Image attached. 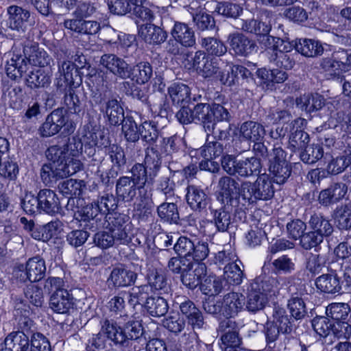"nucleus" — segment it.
<instances>
[{"instance_id": "de8ad7c7", "label": "nucleus", "mask_w": 351, "mask_h": 351, "mask_svg": "<svg viewBox=\"0 0 351 351\" xmlns=\"http://www.w3.org/2000/svg\"><path fill=\"white\" fill-rule=\"evenodd\" d=\"M260 166L259 160L255 158L239 160L235 174H238L241 176H247L254 172L258 171Z\"/></svg>"}, {"instance_id": "b1692460", "label": "nucleus", "mask_w": 351, "mask_h": 351, "mask_svg": "<svg viewBox=\"0 0 351 351\" xmlns=\"http://www.w3.org/2000/svg\"><path fill=\"white\" fill-rule=\"evenodd\" d=\"M24 53L28 59L29 62L35 66L44 67L49 64L51 60L47 52L36 45L31 47H25Z\"/></svg>"}, {"instance_id": "f03ea898", "label": "nucleus", "mask_w": 351, "mask_h": 351, "mask_svg": "<svg viewBox=\"0 0 351 351\" xmlns=\"http://www.w3.org/2000/svg\"><path fill=\"white\" fill-rule=\"evenodd\" d=\"M206 271V267L204 263H191L182 274V281L190 289H194L201 284V289L205 294L217 293L222 287L221 282L214 277H208L203 280Z\"/></svg>"}, {"instance_id": "393cba45", "label": "nucleus", "mask_w": 351, "mask_h": 351, "mask_svg": "<svg viewBox=\"0 0 351 351\" xmlns=\"http://www.w3.org/2000/svg\"><path fill=\"white\" fill-rule=\"evenodd\" d=\"M136 278V274L132 271L118 267L113 269L108 280L115 287H125L133 283Z\"/></svg>"}, {"instance_id": "774afa93", "label": "nucleus", "mask_w": 351, "mask_h": 351, "mask_svg": "<svg viewBox=\"0 0 351 351\" xmlns=\"http://www.w3.org/2000/svg\"><path fill=\"white\" fill-rule=\"evenodd\" d=\"M332 332L338 339H349L351 337V326L346 322H334Z\"/></svg>"}, {"instance_id": "a211bd4d", "label": "nucleus", "mask_w": 351, "mask_h": 351, "mask_svg": "<svg viewBox=\"0 0 351 351\" xmlns=\"http://www.w3.org/2000/svg\"><path fill=\"white\" fill-rule=\"evenodd\" d=\"M230 50L235 54L247 56L254 50V44L241 34H233L229 37Z\"/></svg>"}, {"instance_id": "9b49d317", "label": "nucleus", "mask_w": 351, "mask_h": 351, "mask_svg": "<svg viewBox=\"0 0 351 351\" xmlns=\"http://www.w3.org/2000/svg\"><path fill=\"white\" fill-rule=\"evenodd\" d=\"M329 46L319 40L309 38H300L295 40V49L306 57H315L322 55L327 51Z\"/></svg>"}, {"instance_id": "6ab92c4d", "label": "nucleus", "mask_w": 351, "mask_h": 351, "mask_svg": "<svg viewBox=\"0 0 351 351\" xmlns=\"http://www.w3.org/2000/svg\"><path fill=\"white\" fill-rule=\"evenodd\" d=\"M64 26L71 31L85 34H95L100 29V25L97 21H86L82 19L66 20Z\"/></svg>"}, {"instance_id": "a18cd8bd", "label": "nucleus", "mask_w": 351, "mask_h": 351, "mask_svg": "<svg viewBox=\"0 0 351 351\" xmlns=\"http://www.w3.org/2000/svg\"><path fill=\"white\" fill-rule=\"evenodd\" d=\"M220 149L221 147L219 145L217 144L208 145L202 148V149L201 150V153L204 158L206 159V160L202 161L200 163V169L208 171L214 170L216 168V167L215 166L213 168L210 167V165L214 166L213 162H211L210 160L214 158H216L219 155Z\"/></svg>"}, {"instance_id": "aec40b11", "label": "nucleus", "mask_w": 351, "mask_h": 351, "mask_svg": "<svg viewBox=\"0 0 351 351\" xmlns=\"http://www.w3.org/2000/svg\"><path fill=\"white\" fill-rule=\"evenodd\" d=\"M218 198L222 202H229L233 199L241 197L240 193L238 192L237 182L230 177H223L221 178L219 182ZM241 192V191H239Z\"/></svg>"}, {"instance_id": "f257e3e1", "label": "nucleus", "mask_w": 351, "mask_h": 351, "mask_svg": "<svg viewBox=\"0 0 351 351\" xmlns=\"http://www.w3.org/2000/svg\"><path fill=\"white\" fill-rule=\"evenodd\" d=\"M77 153V151L69 152V145L49 147L46 153L49 162L41 170L43 180L48 184L78 171L81 162L75 158Z\"/></svg>"}, {"instance_id": "e433bc0d", "label": "nucleus", "mask_w": 351, "mask_h": 351, "mask_svg": "<svg viewBox=\"0 0 351 351\" xmlns=\"http://www.w3.org/2000/svg\"><path fill=\"white\" fill-rule=\"evenodd\" d=\"M350 313V307L346 303H332L326 307V313L335 322H345Z\"/></svg>"}, {"instance_id": "864d4df0", "label": "nucleus", "mask_w": 351, "mask_h": 351, "mask_svg": "<svg viewBox=\"0 0 351 351\" xmlns=\"http://www.w3.org/2000/svg\"><path fill=\"white\" fill-rule=\"evenodd\" d=\"M193 113L195 121H202L204 126L212 123V114H210V106L206 104H199L193 108Z\"/></svg>"}, {"instance_id": "c03bdc74", "label": "nucleus", "mask_w": 351, "mask_h": 351, "mask_svg": "<svg viewBox=\"0 0 351 351\" xmlns=\"http://www.w3.org/2000/svg\"><path fill=\"white\" fill-rule=\"evenodd\" d=\"M309 224L312 230L316 234H321L322 237L330 235L332 232V226L329 221L320 215H314L311 218Z\"/></svg>"}, {"instance_id": "a19ab883", "label": "nucleus", "mask_w": 351, "mask_h": 351, "mask_svg": "<svg viewBox=\"0 0 351 351\" xmlns=\"http://www.w3.org/2000/svg\"><path fill=\"white\" fill-rule=\"evenodd\" d=\"M152 75L151 65L147 62H141L133 68L129 77L138 84H145L149 80Z\"/></svg>"}, {"instance_id": "a878e982", "label": "nucleus", "mask_w": 351, "mask_h": 351, "mask_svg": "<svg viewBox=\"0 0 351 351\" xmlns=\"http://www.w3.org/2000/svg\"><path fill=\"white\" fill-rule=\"evenodd\" d=\"M265 46L267 50L271 51L276 58H282L286 53L290 52L295 48V43L282 40L279 38L267 37Z\"/></svg>"}, {"instance_id": "69168bd1", "label": "nucleus", "mask_w": 351, "mask_h": 351, "mask_svg": "<svg viewBox=\"0 0 351 351\" xmlns=\"http://www.w3.org/2000/svg\"><path fill=\"white\" fill-rule=\"evenodd\" d=\"M215 11L221 15L229 17H237L240 15L242 8L236 4L219 3Z\"/></svg>"}, {"instance_id": "052dcab7", "label": "nucleus", "mask_w": 351, "mask_h": 351, "mask_svg": "<svg viewBox=\"0 0 351 351\" xmlns=\"http://www.w3.org/2000/svg\"><path fill=\"white\" fill-rule=\"evenodd\" d=\"M274 269L276 273L288 274L295 269V264L287 256L283 255L276 258L272 263Z\"/></svg>"}, {"instance_id": "cd10ccee", "label": "nucleus", "mask_w": 351, "mask_h": 351, "mask_svg": "<svg viewBox=\"0 0 351 351\" xmlns=\"http://www.w3.org/2000/svg\"><path fill=\"white\" fill-rule=\"evenodd\" d=\"M265 291V289L263 291H256L254 289V285H252V290L248 293L246 302V308L248 311L256 312L265 306L268 302V295L264 292Z\"/></svg>"}, {"instance_id": "5701e85b", "label": "nucleus", "mask_w": 351, "mask_h": 351, "mask_svg": "<svg viewBox=\"0 0 351 351\" xmlns=\"http://www.w3.org/2000/svg\"><path fill=\"white\" fill-rule=\"evenodd\" d=\"M40 210L51 214L59 210L60 202L56 194L51 190H41L38 194Z\"/></svg>"}, {"instance_id": "338daca9", "label": "nucleus", "mask_w": 351, "mask_h": 351, "mask_svg": "<svg viewBox=\"0 0 351 351\" xmlns=\"http://www.w3.org/2000/svg\"><path fill=\"white\" fill-rule=\"evenodd\" d=\"M22 207L24 211L29 215L36 213L40 210L38 196L35 197L31 193L25 195Z\"/></svg>"}, {"instance_id": "c756f323", "label": "nucleus", "mask_w": 351, "mask_h": 351, "mask_svg": "<svg viewBox=\"0 0 351 351\" xmlns=\"http://www.w3.org/2000/svg\"><path fill=\"white\" fill-rule=\"evenodd\" d=\"M240 132L243 138L252 142L261 141L265 135L263 127L252 121L244 123L241 126Z\"/></svg>"}, {"instance_id": "4468645a", "label": "nucleus", "mask_w": 351, "mask_h": 351, "mask_svg": "<svg viewBox=\"0 0 351 351\" xmlns=\"http://www.w3.org/2000/svg\"><path fill=\"white\" fill-rule=\"evenodd\" d=\"M306 124V120L302 118H298L291 123V130L295 129V131L291 133L289 144L295 149H304L309 142L308 134L302 130Z\"/></svg>"}, {"instance_id": "39448f33", "label": "nucleus", "mask_w": 351, "mask_h": 351, "mask_svg": "<svg viewBox=\"0 0 351 351\" xmlns=\"http://www.w3.org/2000/svg\"><path fill=\"white\" fill-rule=\"evenodd\" d=\"M64 281L60 278H49L47 280L45 288L49 291H54L50 300V307L58 313H66L73 307V296L63 289Z\"/></svg>"}, {"instance_id": "c9c22d12", "label": "nucleus", "mask_w": 351, "mask_h": 351, "mask_svg": "<svg viewBox=\"0 0 351 351\" xmlns=\"http://www.w3.org/2000/svg\"><path fill=\"white\" fill-rule=\"evenodd\" d=\"M168 95L174 104H180L189 99L191 90L186 84L175 83L169 87Z\"/></svg>"}, {"instance_id": "0e129e2a", "label": "nucleus", "mask_w": 351, "mask_h": 351, "mask_svg": "<svg viewBox=\"0 0 351 351\" xmlns=\"http://www.w3.org/2000/svg\"><path fill=\"white\" fill-rule=\"evenodd\" d=\"M28 351H50L48 339L40 333H35L31 339V347Z\"/></svg>"}, {"instance_id": "79ce46f5", "label": "nucleus", "mask_w": 351, "mask_h": 351, "mask_svg": "<svg viewBox=\"0 0 351 351\" xmlns=\"http://www.w3.org/2000/svg\"><path fill=\"white\" fill-rule=\"evenodd\" d=\"M272 322L279 328L281 333H290L293 329L292 322L282 308H275Z\"/></svg>"}, {"instance_id": "473e14b6", "label": "nucleus", "mask_w": 351, "mask_h": 351, "mask_svg": "<svg viewBox=\"0 0 351 351\" xmlns=\"http://www.w3.org/2000/svg\"><path fill=\"white\" fill-rule=\"evenodd\" d=\"M297 106L306 112L319 110L324 105V99L319 95H304L297 99Z\"/></svg>"}, {"instance_id": "4c0bfd02", "label": "nucleus", "mask_w": 351, "mask_h": 351, "mask_svg": "<svg viewBox=\"0 0 351 351\" xmlns=\"http://www.w3.org/2000/svg\"><path fill=\"white\" fill-rule=\"evenodd\" d=\"M145 306L152 316L160 317L165 315L168 311L166 300L161 297L147 298Z\"/></svg>"}, {"instance_id": "09e8293b", "label": "nucleus", "mask_w": 351, "mask_h": 351, "mask_svg": "<svg viewBox=\"0 0 351 351\" xmlns=\"http://www.w3.org/2000/svg\"><path fill=\"white\" fill-rule=\"evenodd\" d=\"M158 216L165 221L177 223L179 214L176 205L173 203H164L158 208Z\"/></svg>"}, {"instance_id": "7ed1b4c3", "label": "nucleus", "mask_w": 351, "mask_h": 351, "mask_svg": "<svg viewBox=\"0 0 351 351\" xmlns=\"http://www.w3.org/2000/svg\"><path fill=\"white\" fill-rule=\"evenodd\" d=\"M274 194L271 180L269 175L261 174L253 184L244 182L241 185L240 196L246 202H254L256 199L267 200Z\"/></svg>"}, {"instance_id": "c85d7f7f", "label": "nucleus", "mask_w": 351, "mask_h": 351, "mask_svg": "<svg viewBox=\"0 0 351 351\" xmlns=\"http://www.w3.org/2000/svg\"><path fill=\"white\" fill-rule=\"evenodd\" d=\"M27 69L28 64L23 57L14 56L7 63L6 73L11 79L17 80L22 77Z\"/></svg>"}, {"instance_id": "13d9d810", "label": "nucleus", "mask_w": 351, "mask_h": 351, "mask_svg": "<svg viewBox=\"0 0 351 351\" xmlns=\"http://www.w3.org/2000/svg\"><path fill=\"white\" fill-rule=\"evenodd\" d=\"M328 319V317H319L314 318L312 321L314 330L321 337H326L332 332V324L330 323Z\"/></svg>"}, {"instance_id": "72a5a7b5", "label": "nucleus", "mask_w": 351, "mask_h": 351, "mask_svg": "<svg viewBox=\"0 0 351 351\" xmlns=\"http://www.w3.org/2000/svg\"><path fill=\"white\" fill-rule=\"evenodd\" d=\"M26 82L32 88L45 87L50 83L49 72L43 68L36 69L30 72Z\"/></svg>"}, {"instance_id": "603ef678", "label": "nucleus", "mask_w": 351, "mask_h": 351, "mask_svg": "<svg viewBox=\"0 0 351 351\" xmlns=\"http://www.w3.org/2000/svg\"><path fill=\"white\" fill-rule=\"evenodd\" d=\"M335 221L340 229H351V208L347 206L338 208L335 213Z\"/></svg>"}, {"instance_id": "9d476101", "label": "nucleus", "mask_w": 351, "mask_h": 351, "mask_svg": "<svg viewBox=\"0 0 351 351\" xmlns=\"http://www.w3.org/2000/svg\"><path fill=\"white\" fill-rule=\"evenodd\" d=\"M347 53L344 51L333 53L331 58L324 59L322 67L330 76H339L349 71L346 61Z\"/></svg>"}, {"instance_id": "4be33fe9", "label": "nucleus", "mask_w": 351, "mask_h": 351, "mask_svg": "<svg viewBox=\"0 0 351 351\" xmlns=\"http://www.w3.org/2000/svg\"><path fill=\"white\" fill-rule=\"evenodd\" d=\"M315 285L318 290L326 293H335L341 289L340 279L335 274L319 276L315 280Z\"/></svg>"}, {"instance_id": "f3484780", "label": "nucleus", "mask_w": 351, "mask_h": 351, "mask_svg": "<svg viewBox=\"0 0 351 351\" xmlns=\"http://www.w3.org/2000/svg\"><path fill=\"white\" fill-rule=\"evenodd\" d=\"M139 36L146 42L150 44H159L165 40L166 33L159 27L146 23L139 25Z\"/></svg>"}, {"instance_id": "20e7f679", "label": "nucleus", "mask_w": 351, "mask_h": 351, "mask_svg": "<svg viewBox=\"0 0 351 351\" xmlns=\"http://www.w3.org/2000/svg\"><path fill=\"white\" fill-rule=\"evenodd\" d=\"M245 301V298L242 293L231 292L216 304L213 302L206 303L204 309L210 314H221L226 317H232L244 309Z\"/></svg>"}, {"instance_id": "680f3d73", "label": "nucleus", "mask_w": 351, "mask_h": 351, "mask_svg": "<svg viewBox=\"0 0 351 351\" xmlns=\"http://www.w3.org/2000/svg\"><path fill=\"white\" fill-rule=\"evenodd\" d=\"M304 149V152L301 154V158L307 163H313L323 156V149L319 145L306 147Z\"/></svg>"}, {"instance_id": "2eb2a0df", "label": "nucleus", "mask_w": 351, "mask_h": 351, "mask_svg": "<svg viewBox=\"0 0 351 351\" xmlns=\"http://www.w3.org/2000/svg\"><path fill=\"white\" fill-rule=\"evenodd\" d=\"M60 77H63L64 83L60 86H69L75 88L79 87L82 82V77L79 69L71 62H64L60 69Z\"/></svg>"}, {"instance_id": "58836bf2", "label": "nucleus", "mask_w": 351, "mask_h": 351, "mask_svg": "<svg viewBox=\"0 0 351 351\" xmlns=\"http://www.w3.org/2000/svg\"><path fill=\"white\" fill-rule=\"evenodd\" d=\"M180 311L188 319L189 323L192 326L200 327L203 319L200 311L191 301L182 302L180 304Z\"/></svg>"}, {"instance_id": "6e6552de", "label": "nucleus", "mask_w": 351, "mask_h": 351, "mask_svg": "<svg viewBox=\"0 0 351 351\" xmlns=\"http://www.w3.org/2000/svg\"><path fill=\"white\" fill-rule=\"evenodd\" d=\"M68 119L62 111L54 110L47 116L45 121L39 129L43 136H51L58 133L62 128L68 130Z\"/></svg>"}, {"instance_id": "37998d69", "label": "nucleus", "mask_w": 351, "mask_h": 351, "mask_svg": "<svg viewBox=\"0 0 351 351\" xmlns=\"http://www.w3.org/2000/svg\"><path fill=\"white\" fill-rule=\"evenodd\" d=\"M102 332L115 343H123L125 341L123 329L116 323L106 322L102 327Z\"/></svg>"}, {"instance_id": "4d7b16f0", "label": "nucleus", "mask_w": 351, "mask_h": 351, "mask_svg": "<svg viewBox=\"0 0 351 351\" xmlns=\"http://www.w3.org/2000/svg\"><path fill=\"white\" fill-rule=\"evenodd\" d=\"M202 45L208 54L215 56H222L226 52L225 45L213 38H204L202 40Z\"/></svg>"}, {"instance_id": "7c9ffc66", "label": "nucleus", "mask_w": 351, "mask_h": 351, "mask_svg": "<svg viewBox=\"0 0 351 351\" xmlns=\"http://www.w3.org/2000/svg\"><path fill=\"white\" fill-rule=\"evenodd\" d=\"M207 197L204 191L195 186L187 188L186 201L193 210H199L206 205Z\"/></svg>"}, {"instance_id": "dca6fc26", "label": "nucleus", "mask_w": 351, "mask_h": 351, "mask_svg": "<svg viewBox=\"0 0 351 351\" xmlns=\"http://www.w3.org/2000/svg\"><path fill=\"white\" fill-rule=\"evenodd\" d=\"M278 158L274 161L271 160L269 171L274 176L275 182L278 184L284 183L290 176L289 167L283 157V152L276 149Z\"/></svg>"}, {"instance_id": "bf43d9fd", "label": "nucleus", "mask_w": 351, "mask_h": 351, "mask_svg": "<svg viewBox=\"0 0 351 351\" xmlns=\"http://www.w3.org/2000/svg\"><path fill=\"white\" fill-rule=\"evenodd\" d=\"M288 307L292 317L295 319H301L306 314V305L302 298L296 297L291 299Z\"/></svg>"}, {"instance_id": "0eeeda50", "label": "nucleus", "mask_w": 351, "mask_h": 351, "mask_svg": "<svg viewBox=\"0 0 351 351\" xmlns=\"http://www.w3.org/2000/svg\"><path fill=\"white\" fill-rule=\"evenodd\" d=\"M128 233L121 226L108 230L97 232L94 237L95 243L99 247L106 249L112 247L115 242L125 244L128 241Z\"/></svg>"}, {"instance_id": "bb28decb", "label": "nucleus", "mask_w": 351, "mask_h": 351, "mask_svg": "<svg viewBox=\"0 0 351 351\" xmlns=\"http://www.w3.org/2000/svg\"><path fill=\"white\" fill-rule=\"evenodd\" d=\"M226 71V74H221L219 73L217 77L219 78L223 84L228 86L235 84L239 77L247 78L250 75L249 70L239 65L230 66Z\"/></svg>"}, {"instance_id": "ddd939ff", "label": "nucleus", "mask_w": 351, "mask_h": 351, "mask_svg": "<svg viewBox=\"0 0 351 351\" xmlns=\"http://www.w3.org/2000/svg\"><path fill=\"white\" fill-rule=\"evenodd\" d=\"M100 63L111 73L121 78H127L130 76L128 64L123 59L114 54L102 56Z\"/></svg>"}, {"instance_id": "1a4fd4ad", "label": "nucleus", "mask_w": 351, "mask_h": 351, "mask_svg": "<svg viewBox=\"0 0 351 351\" xmlns=\"http://www.w3.org/2000/svg\"><path fill=\"white\" fill-rule=\"evenodd\" d=\"M19 269L23 273L20 275L21 280H28L32 282L43 279L46 271L44 260L38 257L29 258L25 266L21 265Z\"/></svg>"}, {"instance_id": "49530a36", "label": "nucleus", "mask_w": 351, "mask_h": 351, "mask_svg": "<svg viewBox=\"0 0 351 351\" xmlns=\"http://www.w3.org/2000/svg\"><path fill=\"white\" fill-rule=\"evenodd\" d=\"M106 114L112 125L118 124L123 118V109L115 99L109 100L106 104Z\"/></svg>"}, {"instance_id": "2f4dec72", "label": "nucleus", "mask_w": 351, "mask_h": 351, "mask_svg": "<svg viewBox=\"0 0 351 351\" xmlns=\"http://www.w3.org/2000/svg\"><path fill=\"white\" fill-rule=\"evenodd\" d=\"M9 19L8 23L12 29H19L29 17L28 11L18 6H10L8 9Z\"/></svg>"}, {"instance_id": "8fccbe9b", "label": "nucleus", "mask_w": 351, "mask_h": 351, "mask_svg": "<svg viewBox=\"0 0 351 351\" xmlns=\"http://www.w3.org/2000/svg\"><path fill=\"white\" fill-rule=\"evenodd\" d=\"M243 28L245 31L261 36L263 38L262 42H264V44L267 43V37H269L267 34L271 29V27L265 23L251 20L246 23L243 26Z\"/></svg>"}, {"instance_id": "412c9836", "label": "nucleus", "mask_w": 351, "mask_h": 351, "mask_svg": "<svg viewBox=\"0 0 351 351\" xmlns=\"http://www.w3.org/2000/svg\"><path fill=\"white\" fill-rule=\"evenodd\" d=\"M171 34L173 38L182 46L191 47L195 43L193 30L185 23H175Z\"/></svg>"}, {"instance_id": "3c124183", "label": "nucleus", "mask_w": 351, "mask_h": 351, "mask_svg": "<svg viewBox=\"0 0 351 351\" xmlns=\"http://www.w3.org/2000/svg\"><path fill=\"white\" fill-rule=\"evenodd\" d=\"M122 131L125 138L132 142L138 141L141 135L140 128H138L135 121L130 117L123 119Z\"/></svg>"}, {"instance_id": "6e6d98bb", "label": "nucleus", "mask_w": 351, "mask_h": 351, "mask_svg": "<svg viewBox=\"0 0 351 351\" xmlns=\"http://www.w3.org/2000/svg\"><path fill=\"white\" fill-rule=\"evenodd\" d=\"M194 249V243L185 237H181L178 239L174 245L175 252L185 259L192 256V251Z\"/></svg>"}, {"instance_id": "e2e57ef3", "label": "nucleus", "mask_w": 351, "mask_h": 351, "mask_svg": "<svg viewBox=\"0 0 351 351\" xmlns=\"http://www.w3.org/2000/svg\"><path fill=\"white\" fill-rule=\"evenodd\" d=\"M143 326L140 321H129L123 329L125 341L128 339H137L143 334Z\"/></svg>"}, {"instance_id": "f8f14e48", "label": "nucleus", "mask_w": 351, "mask_h": 351, "mask_svg": "<svg viewBox=\"0 0 351 351\" xmlns=\"http://www.w3.org/2000/svg\"><path fill=\"white\" fill-rule=\"evenodd\" d=\"M29 348V337L24 332L20 330L10 332L1 347V349L5 351H28Z\"/></svg>"}, {"instance_id": "ea45409f", "label": "nucleus", "mask_w": 351, "mask_h": 351, "mask_svg": "<svg viewBox=\"0 0 351 351\" xmlns=\"http://www.w3.org/2000/svg\"><path fill=\"white\" fill-rule=\"evenodd\" d=\"M194 66H196L197 71L204 77H210L217 74V68L213 64L212 61L208 60L202 56V53L196 55L194 60Z\"/></svg>"}, {"instance_id": "5fc2aeb1", "label": "nucleus", "mask_w": 351, "mask_h": 351, "mask_svg": "<svg viewBox=\"0 0 351 351\" xmlns=\"http://www.w3.org/2000/svg\"><path fill=\"white\" fill-rule=\"evenodd\" d=\"M223 277L229 284L239 285L242 282V271L238 265L231 263L225 267Z\"/></svg>"}, {"instance_id": "423d86ee", "label": "nucleus", "mask_w": 351, "mask_h": 351, "mask_svg": "<svg viewBox=\"0 0 351 351\" xmlns=\"http://www.w3.org/2000/svg\"><path fill=\"white\" fill-rule=\"evenodd\" d=\"M133 184L128 177L121 178L117 184V193L123 199H131L136 194L134 185L141 188L146 182V171L145 167L141 165H136L132 168Z\"/></svg>"}, {"instance_id": "f704fd0d", "label": "nucleus", "mask_w": 351, "mask_h": 351, "mask_svg": "<svg viewBox=\"0 0 351 351\" xmlns=\"http://www.w3.org/2000/svg\"><path fill=\"white\" fill-rule=\"evenodd\" d=\"M86 189V184L83 180L70 179L64 181L59 185L61 193L66 196L79 197Z\"/></svg>"}]
</instances>
